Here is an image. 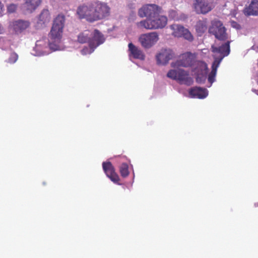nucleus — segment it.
Instances as JSON below:
<instances>
[{"instance_id": "7c9ffc66", "label": "nucleus", "mask_w": 258, "mask_h": 258, "mask_svg": "<svg viewBox=\"0 0 258 258\" xmlns=\"http://www.w3.org/2000/svg\"><path fill=\"white\" fill-rule=\"evenodd\" d=\"M3 32V28L2 25L0 24V34H2Z\"/></svg>"}, {"instance_id": "6e6552de", "label": "nucleus", "mask_w": 258, "mask_h": 258, "mask_svg": "<svg viewBox=\"0 0 258 258\" xmlns=\"http://www.w3.org/2000/svg\"><path fill=\"white\" fill-rule=\"evenodd\" d=\"M162 8L156 4H146L142 6L138 11V15L141 18H151L162 13Z\"/></svg>"}, {"instance_id": "a211bd4d", "label": "nucleus", "mask_w": 258, "mask_h": 258, "mask_svg": "<svg viewBox=\"0 0 258 258\" xmlns=\"http://www.w3.org/2000/svg\"><path fill=\"white\" fill-rule=\"evenodd\" d=\"M197 65L200 70V74L197 75L196 81L198 83H201L205 80V75L208 70L207 65L202 61L198 62Z\"/></svg>"}, {"instance_id": "f3484780", "label": "nucleus", "mask_w": 258, "mask_h": 258, "mask_svg": "<svg viewBox=\"0 0 258 258\" xmlns=\"http://www.w3.org/2000/svg\"><path fill=\"white\" fill-rule=\"evenodd\" d=\"M128 50L132 56L136 59L143 60L145 58V55L142 50L136 46L132 43L128 45Z\"/></svg>"}, {"instance_id": "f03ea898", "label": "nucleus", "mask_w": 258, "mask_h": 258, "mask_svg": "<svg viewBox=\"0 0 258 258\" xmlns=\"http://www.w3.org/2000/svg\"><path fill=\"white\" fill-rule=\"evenodd\" d=\"M65 16L59 14L54 19L53 24L49 34L50 40L49 46L50 49L56 50L59 48L58 44L60 42L64 26Z\"/></svg>"}, {"instance_id": "5701e85b", "label": "nucleus", "mask_w": 258, "mask_h": 258, "mask_svg": "<svg viewBox=\"0 0 258 258\" xmlns=\"http://www.w3.org/2000/svg\"><path fill=\"white\" fill-rule=\"evenodd\" d=\"M219 66V64H215V62H214L212 64V70L208 77V81L211 83H212L214 81V78L216 74L217 69Z\"/></svg>"}, {"instance_id": "4be33fe9", "label": "nucleus", "mask_w": 258, "mask_h": 258, "mask_svg": "<svg viewBox=\"0 0 258 258\" xmlns=\"http://www.w3.org/2000/svg\"><path fill=\"white\" fill-rule=\"evenodd\" d=\"M119 172L121 176L125 178L127 177L130 174L128 170V165L126 163H122L119 168Z\"/></svg>"}, {"instance_id": "6ab92c4d", "label": "nucleus", "mask_w": 258, "mask_h": 258, "mask_svg": "<svg viewBox=\"0 0 258 258\" xmlns=\"http://www.w3.org/2000/svg\"><path fill=\"white\" fill-rule=\"evenodd\" d=\"M41 0H25L24 7L28 12L34 11L41 4Z\"/></svg>"}, {"instance_id": "2eb2a0df", "label": "nucleus", "mask_w": 258, "mask_h": 258, "mask_svg": "<svg viewBox=\"0 0 258 258\" xmlns=\"http://www.w3.org/2000/svg\"><path fill=\"white\" fill-rule=\"evenodd\" d=\"M188 93L191 97L200 99L205 98L208 95V92L206 89L199 87L191 88L189 90Z\"/></svg>"}, {"instance_id": "423d86ee", "label": "nucleus", "mask_w": 258, "mask_h": 258, "mask_svg": "<svg viewBox=\"0 0 258 258\" xmlns=\"http://www.w3.org/2000/svg\"><path fill=\"white\" fill-rule=\"evenodd\" d=\"M209 32L214 35L215 37L219 40L225 41L228 39L226 29L220 20L212 21L211 25L209 28Z\"/></svg>"}, {"instance_id": "f8f14e48", "label": "nucleus", "mask_w": 258, "mask_h": 258, "mask_svg": "<svg viewBox=\"0 0 258 258\" xmlns=\"http://www.w3.org/2000/svg\"><path fill=\"white\" fill-rule=\"evenodd\" d=\"M102 168L107 177L114 183L120 184L119 183V177L115 172V168L110 162H103Z\"/></svg>"}, {"instance_id": "c756f323", "label": "nucleus", "mask_w": 258, "mask_h": 258, "mask_svg": "<svg viewBox=\"0 0 258 258\" xmlns=\"http://www.w3.org/2000/svg\"><path fill=\"white\" fill-rule=\"evenodd\" d=\"M88 49L87 47H85V48H84L82 50H81V53L83 54V55H86L88 52Z\"/></svg>"}, {"instance_id": "b1692460", "label": "nucleus", "mask_w": 258, "mask_h": 258, "mask_svg": "<svg viewBox=\"0 0 258 258\" xmlns=\"http://www.w3.org/2000/svg\"><path fill=\"white\" fill-rule=\"evenodd\" d=\"M50 15L49 11L47 10H43L39 17V20L43 22V23L48 21Z\"/></svg>"}, {"instance_id": "2f4dec72", "label": "nucleus", "mask_w": 258, "mask_h": 258, "mask_svg": "<svg viewBox=\"0 0 258 258\" xmlns=\"http://www.w3.org/2000/svg\"><path fill=\"white\" fill-rule=\"evenodd\" d=\"M41 42V41H37V43H36V45H39V44H38V43H39V42Z\"/></svg>"}, {"instance_id": "20e7f679", "label": "nucleus", "mask_w": 258, "mask_h": 258, "mask_svg": "<svg viewBox=\"0 0 258 258\" xmlns=\"http://www.w3.org/2000/svg\"><path fill=\"white\" fill-rule=\"evenodd\" d=\"M167 21L166 16L158 14L151 18L141 21L137 23V25L147 30H156L164 28L167 24Z\"/></svg>"}, {"instance_id": "aec40b11", "label": "nucleus", "mask_w": 258, "mask_h": 258, "mask_svg": "<svg viewBox=\"0 0 258 258\" xmlns=\"http://www.w3.org/2000/svg\"><path fill=\"white\" fill-rule=\"evenodd\" d=\"M195 29L198 35L201 36L207 29L206 20L198 21L196 24Z\"/></svg>"}, {"instance_id": "0eeeda50", "label": "nucleus", "mask_w": 258, "mask_h": 258, "mask_svg": "<svg viewBox=\"0 0 258 258\" xmlns=\"http://www.w3.org/2000/svg\"><path fill=\"white\" fill-rule=\"evenodd\" d=\"M231 42V41L228 40L219 46H216L214 45H212V52L214 53H218L220 54L219 57L214 55V62H215V64H220L224 57L229 54L230 52V44Z\"/></svg>"}, {"instance_id": "f257e3e1", "label": "nucleus", "mask_w": 258, "mask_h": 258, "mask_svg": "<svg viewBox=\"0 0 258 258\" xmlns=\"http://www.w3.org/2000/svg\"><path fill=\"white\" fill-rule=\"evenodd\" d=\"M110 11L107 3L97 1L80 5L77 8V14L80 19L92 23L109 17Z\"/></svg>"}, {"instance_id": "7ed1b4c3", "label": "nucleus", "mask_w": 258, "mask_h": 258, "mask_svg": "<svg viewBox=\"0 0 258 258\" xmlns=\"http://www.w3.org/2000/svg\"><path fill=\"white\" fill-rule=\"evenodd\" d=\"M77 41L80 43H88L92 53L94 49L100 44H102L105 38L103 34L97 29H95L93 32L89 30H85L80 33L78 36Z\"/></svg>"}, {"instance_id": "bb28decb", "label": "nucleus", "mask_w": 258, "mask_h": 258, "mask_svg": "<svg viewBox=\"0 0 258 258\" xmlns=\"http://www.w3.org/2000/svg\"><path fill=\"white\" fill-rule=\"evenodd\" d=\"M168 17L170 19L174 20H178L179 17L177 12L175 10H170L168 12Z\"/></svg>"}, {"instance_id": "c85d7f7f", "label": "nucleus", "mask_w": 258, "mask_h": 258, "mask_svg": "<svg viewBox=\"0 0 258 258\" xmlns=\"http://www.w3.org/2000/svg\"><path fill=\"white\" fill-rule=\"evenodd\" d=\"M5 11L4 5L0 1V17L3 16Z\"/></svg>"}, {"instance_id": "473e14b6", "label": "nucleus", "mask_w": 258, "mask_h": 258, "mask_svg": "<svg viewBox=\"0 0 258 258\" xmlns=\"http://www.w3.org/2000/svg\"><path fill=\"white\" fill-rule=\"evenodd\" d=\"M195 72H196V73H197V75L199 74V71H196V70H195ZM199 74H200V73H199Z\"/></svg>"}, {"instance_id": "ddd939ff", "label": "nucleus", "mask_w": 258, "mask_h": 258, "mask_svg": "<svg viewBox=\"0 0 258 258\" xmlns=\"http://www.w3.org/2000/svg\"><path fill=\"white\" fill-rule=\"evenodd\" d=\"M174 53L170 49H161L159 53L156 56L157 63L158 64H166L169 60L174 56Z\"/></svg>"}, {"instance_id": "dca6fc26", "label": "nucleus", "mask_w": 258, "mask_h": 258, "mask_svg": "<svg viewBox=\"0 0 258 258\" xmlns=\"http://www.w3.org/2000/svg\"><path fill=\"white\" fill-rule=\"evenodd\" d=\"M243 13L246 16H258V0H251L249 5L244 9Z\"/></svg>"}, {"instance_id": "cd10ccee", "label": "nucleus", "mask_w": 258, "mask_h": 258, "mask_svg": "<svg viewBox=\"0 0 258 258\" xmlns=\"http://www.w3.org/2000/svg\"><path fill=\"white\" fill-rule=\"evenodd\" d=\"M18 56L17 53L13 52L11 54L8 61L10 63H15L18 59Z\"/></svg>"}, {"instance_id": "a878e982", "label": "nucleus", "mask_w": 258, "mask_h": 258, "mask_svg": "<svg viewBox=\"0 0 258 258\" xmlns=\"http://www.w3.org/2000/svg\"><path fill=\"white\" fill-rule=\"evenodd\" d=\"M18 8L17 5L14 4H11L7 6V13L9 14H12L16 12Z\"/></svg>"}, {"instance_id": "412c9836", "label": "nucleus", "mask_w": 258, "mask_h": 258, "mask_svg": "<svg viewBox=\"0 0 258 258\" xmlns=\"http://www.w3.org/2000/svg\"><path fill=\"white\" fill-rule=\"evenodd\" d=\"M170 28L172 30V35L178 38L182 37V34L185 29L183 26L178 24L171 25Z\"/></svg>"}, {"instance_id": "393cba45", "label": "nucleus", "mask_w": 258, "mask_h": 258, "mask_svg": "<svg viewBox=\"0 0 258 258\" xmlns=\"http://www.w3.org/2000/svg\"><path fill=\"white\" fill-rule=\"evenodd\" d=\"M182 37H183L185 40L191 42L194 40V36L190 32V31L186 28L185 29L183 33L182 34Z\"/></svg>"}, {"instance_id": "9d476101", "label": "nucleus", "mask_w": 258, "mask_h": 258, "mask_svg": "<svg viewBox=\"0 0 258 258\" xmlns=\"http://www.w3.org/2000/svg\"><path fill=\"white\" fill-rule=\"evenodd\" d=\"M195 55L191 52H185L182 54L179 58L175 62H172L171 67L173 68L190 67L194 64L195 61Z\"/></svg>"}, {"instance_id": "4468645a", "label": "nucleus", "mask_w": 258, "mask_h": 258, "mask_svg": "<svg viewBox=\"0 0 258 258\" xmlns=\"http://www.w3.org/2000/svg\"><path fill=\"white\" fill-rule=\"evenodd\" d=\"M30 22L28 21L18 20L11 22V26L16 33L22 32L30 26Z\"/></svg>"}, {"instance_id": "1a4fd4ad", "label": "nucleus", "mask_w": 258, "mask_h": 258, "mask_svg": "<svg viewBox=\"0 0 258 258\" xmlns=\"http://www.w3.org/2000/svg\"><path fill=\"white\" fill-rule=\"evenodd\" d=\"M159 40V35L156 32H152L141 34L138 39L141 46L149 49L152 47Z\"/></svg>"}, {"instance_id": "9b49d317", "label": "nucleus", "mask_w": 258, "mask_h": 258, "mask_svg": "<svg viewBox=\"0 0 258 258\" xmlns=\"http://www.w3.org/2000/svg\"><path fill=\"white\" fill-rule=\"evenodd\" d=\"M215 6L212 0H195L194 8L197 14H206L211 11Z\"/></svg>"}, {"instance_id": "39448f33", "label": "nucleus", "mask_w": 258, "mask_h": 258, "mask_svg": "<svg viewBox=\"0 0 258 258\" xmlns=\"http://www.w3.org/2000/svg\"><path fill=\"white\" fill-rule=\"evenodd\" d=\"M167 77L176 81L179 84L190 86L194 83L193 79L189 72L181 69L170 70L167 74Z\"/></svg>"}]
</instances>
